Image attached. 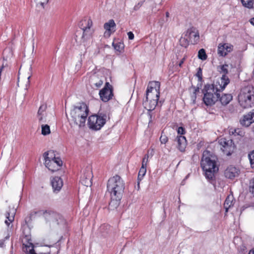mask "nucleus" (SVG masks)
Segmentation results:
<instances>
[{"instance_id": "nucleus-1", "label": "nucleus", "mask_w": 254, "mask_h": 254, "mask_svg": "<svg viewBox=\"0 0 254 254\" xmlns=\"http://www.w3.org/2000/svg\"><path fill=\"white\" fill-rule=\"evenodd\" d=\"M217 156L208 150H205L202 154L201 167L205 172V176L209 180H213L215 174L218 171Z\"/></svg>"}, {"instance_id": "nucleus-2", "label": "nucleus", "mask_w": 254, "mask_h": 254, "mask_svg": "<svg viewBox=\"0 0 254 254\" xmlns=\"http://www.w3.org/2000/svg\"><path fill=\"white\" fill-rule=\"evenodd\" d=\"M125 189V184L119 175L110 178L107 183V190L110 194L111 202L119 204Z\"/></svg>"}, {"instance_id": "nucleus-3", "label": "nucleus", "mask_w": 254, "mask_h": 254, "mask_svg": "<svg viewBox=\"0 0 254 254\" xmlns=\"http://www.w3.org/2000/svg\"><path fill=\"white\" fill-rule=\"evenodd\" d=\"M89 109L84 103H80L71 111L70 121L71 125L84 127L89 114Z\"/></svg>"}, {"instance_id": "nucleus-4", "label": "nucleus", "mask_w": 254, "mask_h": 254, "mask_svg": "<svg viewBox=\"0 0 254 254\" xmlns=\"http://www.w3.org/2000/svg\"><path fill=\"white\" fill-rule=\"evenodd\" d=\"M107 116L104 114L92 115L89 117L88 126L94 130L100 129L106 123Z\"/></svg>"}, {"instance_id": "nucleus-5", "label": "nucleus", "mask_w": 254, "mask_h": 254, "mask_svg": "<svg viewBox=\"0 0 254 254\" xmlns=\"http://www.w3.org/2000/svg\"><path fill=\"white\" fill-rule=\"evenodd\" d=\"M50 152L44 153L45 164L46 167L52 172H55L60 169L63 165V161L60 157H49Z\"/></svg>"}, {"instance_id": "nucleus-6", "label": "nucleus", "mask_w": 254, "mask_h": 254, "mask_svg": "<svg viewBox=\"0 0 254 254\" xmlns=\"http://www.w3.org/2000/svg\"><path fill=\"white\" fill-rule=\"evenodd\" d=\"M43 215L46 221L50 224L55 225L64 222V219L60 213L52 210H46L43 213Z\"/></svg>"}, {"instance_id": "nucleus-7", "label": "nucleus", "mask_w": 254, "mask_h": 254, "mask_svg": "<svg viewBox=\"0 0 254 254\" xmlns=\"http://www.w3.org/2000/svg\"><path fill=\"white\" fill-rule=\"evenodd\" d=\"M218 142L224 154L227 156L232 154L235 148V145L232 139L222 137L219 139Z\"/></svg>"}, {"instance_id": "nucleus-8", "label": "nucleus", "mask_w": 254, "mask_h": 254, "mask_svg": "<svg viewBox=\"0 0 254 254\" xmlns=\"http://www.w3.org/2000/svg\"><path fill=\"white\" fill-rule=\"evenodd\" d=\"M80 182L84 186L88 187L92 185L93 174L90 167L88 166L81 172Z\"/></svg>"}, {"instance_id": "nucleus-9", "label": "nucleus", "mask_w": 254, "mask_h": 254, "mask_svg": "<svg viewBox=\"0 0 254 254\" xmlns=\"http://www.w3.org/2000/svg\"><path fill=\"white\" fill-rule=\"evenodd\" d=\"M92 26V21L90 19H84L80 22L79 27L83 31L82 38L87 39L91 36L92 33L91 29Z\"/></svg>"}, {"instance_id": "nucleus-10", "label": "nucleus", "mask_w": 254, "mask_h": 254, "mask_svg": "<svg viewBox=\"0 0 254 254\" xmlns=\"http://www.w3.org/2000/svg\"><path fill=\"white\" fill-rule=\"evenodd\" d=\"M203 95H220L221 92L217 83L216 84H206L202 90Z\"/></svg>"}, {"instance_id": "nucleus-11", "label": "nucleus", "mask_w": 254, "mask_h": 254, "mask_svg": "<svg viewBox=\"0 0 254 254\" xmlns=\"http://www.w3.org/2000/svg\"><path fill=\"white\" fill-rule=\"evenodd\" d=\"M240 125L245 127H250L254 123V109L244 115L240 119Z\"/></svg>"}, {"instance_id": "nucleus-12", "label": "nucleus", "mask_w": 254, "mask_h": 254, "mask_svg": "<svg viewBox=\"0 0 254 254\" xmlns=\"http://www.w3.org/2000/svg\"><path fill=\"white\" fill-rule=\"evenodd\" d=\"M160 96H146L143 100V104L145 109L148 111L153 110L158 103Z\"/></svg>"}, {"instance_id": "nucleus-13", "label": "nucleus", "mask_w": 254, "mask_h": 254, "mask_svg": "<svg viewBox=\"0 0 254 254\" xmlns=\"http://www.w3.org/2000/svg\"><path fill=\"white\" fill-rule=\"evenodd\" d=\"M160 83L159 81H150L146 91V95L151 94L153 95H160Z\"/></svg>"}, {"instance_id": "nucleus-14", "label": "nucleus", "mask_w": 254, "mask_h": 254, "mask_svg": "<svg viewBox=\"0 0 254 254\" xmlns=\"http://www.w3.org/2000/svg\"><path fill=\"white\" fill-rule=\"evenodd\" d=\"M104 77H99L94 74L92 75L89 80V84L90 87L95 90H97L103 84Z\"/></svg>"}, {"instance_id": "nucleus-15", "label": "nucleus", "mask_w": 254, "mask_h": 254, "mask_svg": "<svg viewBox=\"0 0 254 254\" xmlns=\"http://www.w3.org/2000/svg\"><path fill=\"white\" fill-rule=\"evenodd\" d=\"M185 36L190 38V42L195 44L199 40V34L198 30L194 27H191L188 30Z\"/></svg>"}, {"instance_id": "nucleus-16", "label": "nucleus", "mask_w": 254, "mask_h": 254, "mask_svg": "<svg viewBox=\"0 0 254 254\" xmlns=\"http://www.w3.org/2000/svg\"><path fill=\"white\" fill-rule=\"evenodd\" d=\"M25 238L27 244L23 243V249L26 254H35V252L34 249V245L31 242V236L30 234L27 233L25 234Z\"/></svg>"}, {"instance_id": "nucleus-17", "label": "nucleus", "mask_w": 254, "mask_h": 254, "mask_svg": "<svg viewBox=\"0 0 254 254\" xmlns=\"http://www.w3.org/2000/svg\"><path fill=\"white\" fill-rule=\"evenodd\" d=\"M233 46L229 43H220L218 46V54L220 56L225 57L233 50Z\"/></svg>"}, {"instance_id": "nucleus-18", "label": "nucleus", "mask_w": 254, "mask_h": 254, "mask_svg": "<svg viewBox=\"0 0 254 254\" xmlns=\"http://www.w3.org/2000/svg\"><path fill=\"white\" fill-rule=\"evenodd\" d=\"M175 141L176 142L177 149L180 151L184 152L188 144L186 137L183 135H177Z\"/></svg>"}, {"instance_id": "nucleus-19", "label": "nucleus", "mask_w": 254, "mask_h": 254, "mask_svg": "<svg viewBox=\"0 0 254 254\" xmlns=\"http://www.w3.org/2000/svg\"><path fill=\"white\" fill-rule=\"evenodd\" d=\"M116 27V23L113 19H110L108 22L104 24V28L106 30L104 33V36L109 37L111 34L115 31V28Z\"/></svg>"}, {"instance_id": "nucleus-20", "label": "nucleus", "mask_w": 254, "mask_h": 254, "mask_svg": "<svg viewBox=\"0 0 254 254\" xmlns=\"http://www.w3.org/2000/svg\"><path fill=\"white\" fill-rule=\"evenodd\" d=\"M240 170L233 166H229L225 171L224 174L226 178L233 179L239 176Z\"/></svg>"}, {"instance_id": "nucleus-21", "label": "nucleus", "mask_w": 254, "mask_h": 254, "mask_svg": "<svg viewBox=\"0 0 254 254\" xmlns=\"http://www.w3.org/2000/svg\"><path fill=\"white\" fill-rule=\"evenodd\" d=\"M238 97L240 106L244 108L251 107L253 104L252 96H238Z\"/></svg>"}, {"instance_id": "nucleus-22", "label": "nucleus", "mask_w": 254, "mask_h": 254, "mask_svg": "<svg viewBox=\"0 0 254 254\" xmlns=\"http://www.w3.org/2000/svg\"><path fill=\"white\" fill-rule=\"evenodd\" d=\"M47 105L43 104L40 106L37 113V118L40 123H45L47 117Z\"/></svg>"}, {"instance_id": "nucleus-23", "label": "nucleus", "mask_w": 254, "mask_h": 254, "mask_svg": "<svg viewBox=\"0 0 254 254\" xmlns=\"http://www.w3.org/2000/svg\"><path fill=\"white\" fill-rule=\"evenodd\" d=\"M51 182L54 192L59 191L63 186V180L59 177H53Z\"/></svg>"}, {"instance_id": "nucleus-24", "label": "nucleus", "mask_w": 254, "mask_h": 254, "mask_svg": "<svg viewBox=\"0 0 254 254\" xmlns=\"http://www.w3.org/2000/svg\"><path fill=\"white\" fill-rule=\"evenodd\" d=\"M16 210L14 209H9L6 211L5 214L6 220H5V224L9 227L10 223H11L14 220Z\"/></svg>"}, {"instance_id": "nucleus-25", "label": "nucleus", "mask_w": 254, "mask_h": 254, "mask_svg": "<svg viewBox=\"0 0 254 254\" xmlns=\"http://www.w3.org/2000/svg\"><path fill=\"white\" fill-rule=\"evenodd\" d=\"M99 95H113L112 85L109 82H106L104 88L99 91Z\"/></svg>"}, {"instance_id": "nucleus-26", "label": "nucleus", "mask_w": 254, "mask_h": 254, "mask_svg": "<svg viewBox=\"0 0 254 254\" xmlns=\"http://www.w3.org/2000/svg\"><path fill=\"white\" fill-rule=\"evenodd\" d=\"M230 134L233 135L234 136H240V137H243L245 135V131L244 130L241 128H231L229 130Z\"/></svg>"}, {"instance_id": "nucleus-27", "label": "nucleus", "mask_w": 254, "mask_h": 254, "mask_svg": "<svg viewBox=\"0 0 254 254\" xmlns=\"http://www.w3.org/2000/svg\"><path fill=\"white\" fill-rule=\"evenodd\" d=\"M233 201L234 197L233 195H229L227 196L224 203V207L226 212H228L229 208L234 205Z\"/></svg>"}, {"instance_id": "nucleus-28", "label": "nucleus", "mask_w": 254, "mask_h": 254, "mask_svg": "<svg viewBox=\"0 0 254 254\" xmlns=\"http://www.w3.org/2000/svg\"><path fill=\"white\" fill-rule=\"evenodd\" d=\"M230 80L228 76L226 75H222L221 78V84L217 83L221 92L225 89L226 86L229 83Z\"/></svg>"}, {"instance_id": "nucleus-29", "label": "nucleus", "mask_w": 254, "mask_h": 254, "mask_svg": "<svg viewBox=\"0 0 254 254\" xmlns=\"http://www.w3.org/2000/svg\"><path fill=\"white\" fill-rule=\"evenodd\" d=\"M217 98V101L219 100L223 105L228 104L232 100L233 96H212Z\"/></svg>"}, {"instance_id": "nucleus-30", "label": "nucleus", "mask_w": 254, "mask_h": 254, "mask_svg": "<svg viewBox=\"0 0 254 254\" xmlns=\"http://www.w3.org/2000/svg\"><path fill=\"white\" fill-rule=\"evenodd\" d=\"M203 101L207 106H211L217 101V98L212 96H203Z\"/></svg>"}, {"instance_id": "nucleus-31", "label": "nucleus", "mask_w": 254, "mask_h": 254, "mask_svg": "<svg viewBox=\"0 0 254 254\" xmlns=\"http://www.w3.org/2000/svg\"><path fill=\"white\" fill-rule=\"evenodd\" d=\"M146 173V168L141 167L139 170L138 177H137V183L139 186L140 181L142 180L143 177L145 175Z\"/></svg>"}, {"instance_id": "nucleus-32", "label": "nucleus", "mask_w": 254, "mask_h": 254, "mask_svg": "<svg viewBox=\"0 0 254 254\" xmlns=\"http://www.w3.org/2000/svg\"><path fill=\"white\" fill-rule=\"evenodd\" d=\"M112 45L114 47L115 50L119 52H121L124 48V44L121 42H113Z\"/></svg>"}, {"instance_id": "nucleus-33", "label": "nucleus", "mask_w": 254, "mask_h": 254, "mask_svg": "<svg viewBox=\"0 0 254 254\" xmlns=\"http://www.w3.org/2000/svg\"><path fill=\"white\" fill-rule=\"evenodd\" d=\"M243 5L248 8H252L253 7L254 0H241Z\"/></svg>"}, {"instance_id": "nucleus-34", "label": "nucleus", "mask_w": 254, "mask_h": 254, "mask_svg": "<svg viewBox=\"0 0 254 254\" xmlns=\"http://www.w3.org/2000/svg\"><path fill=\"white\" fill-rule=\"evenodd\" d=\"M51 132L50 128L48 125H42V134L44 135H46L50 134Z\"/></svg>"}, {"instance_id": "nucleus-35", "label": "nucleus", "mask_w": 254, "mask_h": 254, "mask_svg": "<svg viewBox=\"0 0 254 254\" xmlns=\"http://www.w3.org/2000/svg\"><path fill=\"white\" fill-rule=\"evenodd\" d=\"M198 58L202 61L205 60L207 59V55L204 49H201L199 50L198 53Z\"/></svg>"}, {"instance_id": "nucleus-36", "label": "nucleus", "mask_w": 254, "mask_h": 254, "mask_svg": "<svg viewBox=\"0 0 254 254\" xmlns=\"http://www.w3.org/2000/svg\"><path fill=\"white\" fill-rule=\"evenodd\" d=\"M243 93L246 94H248V95H254V92H253V87L252 86L245 87L243 90Z\"/></svg>"}, {"instance_id": "nucleus-37", "label": "nucleus", "mask_w": 254, "mask_h": 254, "mask_svg": "<svg viewBox=\"0 0 254 254\" xmlns=\"http://www.w3.org/2000/svg\"><path fill=\"white\" fill-rule=\"evenodd\" d=\"M188 38L186 37H181L180 39V45L186 48L189 44V41L188 40Z\"/></svg>"}, {"instance_id": "nucleus-38", "label": "nucleus", "mask_w": 254, "mask_h": 254, "mask_svg": "<svg viewBox=\"0 0 254 254\" xmlns=\"http://www.w3.org/2000/svg\"><path fill=\"white\" fill-rule=\"evenodd\" d=\"M10 238V235L9 233H7L6 235L5 236L3 239L0 240V247L3 248L5 247V243L6 241H9Z\"/></svg>"}, {"instance_id": "nucleus-39", "label": "nucleus", "mask_w": 254, "mask_h": 254, "mask_svg": "<svg viewBox=\"0 0 254 254\" xmlns=\"http://www.w3.org/2000/svg\"><path fill=\"white\" fill-rule=\"evenodd\" d=\"M248 157L251 166L253 169H254V150L249 154Z\"/></svg>"}, {"instance_id": "nucleus-40", "label": "nucleus", "mask_w": 254, "mask_h": 254, "mask_svg": "<svg viewBox=\"0 0 254 254\" xmlns=\"http://www.w3.org/2000/svg\"><path fill=\"white\" fill-rule=\"evenodd\" d=\"M160 141L162 144H166L168 141V137L163 133V131L162 132L160 137Z\"/></svg>"}, {"instance_id": "nucleus-41", "label": "nucleus", "mask_w": 254, "mask_h": 254, "mask_svg": "<svg viewBox=\"0 0 254 254\" xmlns=\"http://www.w3.org/2000/svg\"><path fill=\"white\" fill-rule=\"evenodd\" d=\"M228 66V64H223L222 65H221L220 66V72H222L224 73L223 75H226L228 73V69H227V67Z\"/></svg>"}, {"instance_id": "nucleus-42", "label": "nucleus", "mask_w": 254, "mask_h": 254, "mask_svg": "<svg viewBox=\"0 0 254 254\" xmlns=\"http://www.w3.org/2000/svg\"><path fill=\"white\" fill-rule=\"evenodd\" d=\"M196 76L198 78V81L201 82L202 81V71L200 67L198 68Z\"/></svg>"}, {"instance_id": "nucleus-43", "label": "nucleus", "mask_w": 254, "mask_h": 254, "mask_svg": "<svg viewBox=\"0 0 254 254\" xmlns=\"http://www.w3.org/2000/svg\"><path fill=\"white\" fill-rule=\"evenodd\" d=\"M144 1L141 0L139 2H138L136 4H135L133 7V10L135 11H137L139 10L140 7L143 5Z\"/></svg>"}, {"instance_id": "nucleus-44", "label": "nucleus", "mask_w": 254, "mask_h": 254, "mask_svg": "<svg viewBox=\"0 0 254 254\" xmlns=\"http://www.w3.org/2000/svg\"><path fill=\"white\" fill-rule=\"evenodd\" d=\"M177 132L179 134L178 135H183L185 134L186 131L185 128L182 127H180L178 128Z\"/></svg>"}, {"instance_id": "nucleus-45", "label": "nucleus", "mask_w": 254, "mask_h": 254, "mask_svg": "<svg viewBox=\"0 0 254 254\" xmlns=\"http://www.w3.org/2000/svg\"><path fill=\"white\" fill-rule=\"evenodd\" d=\"M37 4H40L42 6L44 7V4L47 3L48 0H35Z\"/></svg>"}, {"instance_id": "nucleus-46", "label": "nucleus", "mask_w": 254, "mask_h": 254, "mask_svg": "<svg viewBox=\"0 0 254 254\" xmlns=\"http://www.w3.org/2000/svg\"><path fill=\"white\" fill-rule=\"evenodd\" d=\"M112 96H100L101 100L104 102H107L112 99Z\"/></svg>"}, {"instance_id": "nucleus-47", "label": "nucleus", "mask_w": 254, "mask_h": 254, "mask_svg": "<svg viewBox=\"0 0 254 254\" xmlns=\"http://www.w3.org/2000/svg\"><path fill=\"white\" fill-rule=\"evenodd\" d=\"M127 36H128V39H129V40H133V39H134V34H133V33L132 32H131V31L128 32L127 33Z\"/></svg>"}, {"instance_id": "nucleus-48", "label": "nucleus", "mask_w": 254, "mask_h": 254, "mask_svg": "<svg viewBox=\"0 0 254 254\" xmlns=\"http://www.w3.org/2000/svg\"><path fill=\"white\" fill-rule=\"evenodd\" d=\"M148 161L147 160L142 159L141 167L146 168Z\"/></svg>"}, {"instance_id": "nucleus-49", "label": "nucleus", "mask_w": 254, "mask_h": 254, "mask_svg": "<svg viewBox=\"0 0 254 254\" xmlns=\"http://www.w3.org/2000/svg\"><path fill=\"white\" fill-rule=\"evenodd\" d=\"M201 86V84L200 83L197 84V87L196 88H194V94H196L199 91L200 87Z\"/></svg>"}, {"instance_id": "nucleus-50", "label": "nucleus", "mask_w": 254, "mask_h": 254, "mask_svg": "<svg viewBox=\"0 0 254 254\" xmlns=\"http://www.w3.org/2000/svg\"><path fill=\"white\" fill-rule=\"evenodd\" d=\"M31 78V75H29L28 78H27V83L26 84V89H27V87L28 86H29L30 85V79Z\"/></svg>"}, {"instance_id": "nucleus-51", "label": "nucleus", "mask_w": 254, "mask_h": 254, "mask_svg": "<svg viewBox=\"0 0 254 254\" xmlns=\"http://www.w3.org/2000/svg\"><path fill=\"white\" fill-rule=\"evenodd\" d=\"M184 61H185V58H183L179 63V65L180 67H181L182 65V64L184 63Z\"/></svg>"}, {"instance_id": "nucleus-52", "label": "nucleus", "mask_w": 254, "mask_h": 254, "mask_svg": "<svg viewBox=\"0 0 254 254\" xmlns=\"http://www.w3.org/2000/svg\"><path fill=\"white\" fill-rule=\"evenodd\" d=\"M149 158V155L148 154H146L144 155V157L143 158V159L147 160L148 161Z\"/></svg>"}, {"instance_id": "nucleus-53", "label": "nucleus", "mask_w": 254, "mask_h": 254, "mask_svg": "<svg viewBox=\"0 0 254 254\" xmlns=\"http://www.w3.org/2000/svg\"><path fill=\"white\" fill-rule=\"evenodd\" d=\"M248 254H254V248L249 251Z\"/></svg>"}, {"instance_id": "nucleus-54", "label": "nucleus", "mask_w": 254, "mask_h": 254, "mask_svg": "<svg viewBox=\"0 0 254 254\" xmlns=\"http://www.w3.org/2000/svg\"><path fill=\"white\" fill-rule=\"evenodd\" d=\"M250 22L252 24L254 25V17L251 19Z\"/></svg>"}, {"instance_id": "nucleus-55", "label": "nucleus", "mask_w": 254, "mask_h": 254, "mask_svg": "<svg viewBox=\"0 0 254 254\" xmlns=\"http://www.w3.org/2000/svg\"><path fill=\"white\" fill-rule=\"evenodd\" d=\"M166 16L168 17L169 16V13L168 12H166Z\"/></svg>"}, {"instance_id": "nucleus-56", "label": "nucleus", "mask_w": 254, "mask_h": 254, "mask_svg": "<svg viewBox=\"0 0 254 254\" xmlns=\"http://www.w3.org/2000/svg\"><path fill=\"white\" fill-rule=\"evenodd\" d=\"M223 95L226 96V95H231L228 94H224Z\"/></svg>"}, {"instance_id": "nucleus-57", "label": "nucleus", "mask_w": 254, "mask_h": 254, "mask_svg": "<svg viewBox=\"0 0 254 254\" xmlns=\"http://www.w3.org/2000/svg\"><path fill=\"white\" fill-rule=\"evenodd\" d=\"M27 230H28V231H29V228H28V227H27Z\"/></svg>"}, {"instance_id": "nucleus-58", "label": "nucleus", "mask_w": 254, "mask_h": 254, "mask_svg": "<svg viewBox=\"0 0 254 254\" xmlns=\"http://www.w3.org/2000/svg\"><path fill=\"white\" fill-rule=\"evenodd\" d=\"M24 239H25L26 240V239L25 238V237L24 238ZM23 241H24V240H23Z\"/></svg>"}]
</instances>
